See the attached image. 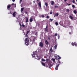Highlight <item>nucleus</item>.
<instances>
[{
  "label": "nucleus",
  "mask_w": 77,
  "mask_h": 77,
  "mask_svg": "<svg viewBox=\"0 0 77 77\" xmlns=\"http://www.w3.org/2000/svg\"><path fill=\"white\" fill-rule=\"evenodd\" d=\"M15 5V4L13 3L11 5H7V8L8 10H10V9L12 10L13 9H14V6L13 5Z\"/></svg>",
  "instance_id": "1"
},
{
  "label": "nucleus",
  "mask_w": 77,
  "mask_h": 77,
  "mask_svg": "<svg viewBox=\"0 0 77 77\" xmlns=\"http://www.w3.org/2000/svg\"><path fill=\"white\" fill-rule=\"evenodd\" d=\"M25 45H26L27 46H28V45H29V36H28V37L26 36V38L25 39Z\"/></svg>",
  "instance_id": "2"
},
{
  "label": "nucleus",
  "mask_w": 77,
  "mask_h": 77,
  "mask_svg": "<svg viewBox=\"0 0 77 77\" xmlns=\"http://www.w3.org/2000/svg\"><path fill=\"white\" fill-rule=\"evenodd\" d=\"M55 58L57 60V59H61V57H60L58 55H56L55 57Z\"/></svg>",
  "instance_id": "3"
},
{
  "label": "nucleus",
  "mask_w": 77,
  "mask_h": 77,
  "mask_svg": "<svg viewBox=\"0 0 77 77\" xmlns=\"http://www.w3.org/2000/svg\"><path fill=\"white\" fill-rule=\"evenodd\" d=\"M30 32V30H29V31H27L26 32V35L25 34H24H24L26 36V37H28V36H29V35H27V34H28V33H29Z\"/></svg>",
  "instance_id": "4"
},
{
  "label": "nucleus",
  "mask_w": 77,
  "mask_h": 77,
  "mask_svg": "<svg viewBox=\"0 0 77 77\" xmlns=\"http://www.w3.org/2000/svg\"><path fill=\"white\" fill-rule=\"evenodd\" d=\"M50 51L51 52V53H54L55 52V51H54V50L53 49V48H51L50 49Z\"/></svg>",
  "instance_id": "5"
},
{
  "label": "nucleus",
  "mask_w": 77,
  "mask_h": 77,
  "mask_svg": "<svg viewBox=\"0 0 77 77\" xmlns=\"http://www.w3.org/2000/svg\"><path fill=\"white\" fill-rule=\"evenodd\" d=\"M39 46L40 47H44V45L43 44V43H42V42H40L39 43Z\"/></svg>",
  "instance_id": "6"
},
{
  "label": "nucleus",
  "mask_w": 77,
  "mask_h": 77,
  "mask_svg": "<svg viewBox=\"0 0 77 77\" xmlns=\"http://www.w3.org/2000/svg\"><path fill=\"white\" fill-rule=\"evenodd\" d=\"M31 38L33 39V41L34 42L35 41V39L36 38L34 36H31Z\"/></svg>",
  "instance_id": "7"
},
{
  "label": "nucleus",
  "mask_w": 77,
  "mask_h": 77,
  "mask_svg": "<svg viewBox=\"0 0 77 77\" xmlns=\"http://www.w3.org/2000/svg\"><path fill=\"white\" fill-rule=\"evenodd\" d=\"M45 31L47 32H48V26H47L46 28H45Z\"/></svg>",
  "instance_id": "8"
},
{
  "label": "nucleus",
  "mask_w": 77,
  "mask_h": 77,
  "mask_svg": "<svg viewBox=\"0 0 77 77\" xmlns=\"http://www.w3.org/2000/svg\"><path fill=\"white\" fill-rule=\"evenodd\" d=\"M59 64L57 65L56 67H55L56 70H57L58 69V68H59Z\"/></svg>",
  "instance_id": "9"
},
{
  "label": "nucleus",
  "mask_w": 77,
  "mask_h": 77,
  "mask_svg": "<svg viewBox=\"0 0 77 77\" xmlns=\"http://www.w3.org/2000/svg\"><path fill=\"white\" fill-rule=\"evenodd\" d=\"M45 43L46 45H48V44H49V43H48V42L47 41V40H46L45 41Z\"/></svg>",
  "instance_id": "10"
},
{
  "label": "nucleus",
  "mask_w": 77,
  "mask_h": 77,
  "mask_svg": "<svg viewBox=\"0 0 77 77\" xmlns=\"http://www.w3.org/2000/svg\"><path fill=\"white\" fill-rule=\"evenodd\" d=\"M15 14H17V13H16V12H15L13 13V17H15Z\"/></svg>",
  "instance_id": "11"
},
{
  "label": "nucleus",
  "mask_w": 77,
  "mask_h": 77,
  "mask_svg": "<svg viewBox=\"0 0 77 77\" xmlns=\"http://www.w3.org/2000/svg\"><path fill=\"white\" fill-rule=\"evenodd\" d=\"M38 5L39 6L40 8H41V2H39L38 3Z\"/></svg>",
  "instance_id": "12"
},
{
  "label": "nucleus",
  "mask_w": 77,
  "mask_h": 77,
  "mask_svg": "<svg viewBox=\"0 0 77 77\" xmlns=\"http://www.w3.org/2000/svg\"><path fill=\"white\" fill-rule=\"evenodd\" d=\"M42 64L44 66H45V63H44L42 62Z\"/></svg>",
  "instance_id": "13"
},
{
  "label": "nucleus",
  "mask_w": 77,
  "mask_h": 77,
  "mask_svg": "<svg viewBox=\"0 0 77 77\" xmlns=\"http://www.w3.org/2000/svg\"><path fill=\"white\" fill-rule=\"evenodd\" d=\"M37 54V52L36 51H35L33 52V54H34V55H36Z\"/></svg>",
  "instance_id": "14"
},
{
  "label": "nucleus",
  "mask_w": 77,
  "mask_h": 77,
  "mask_svg": "<svg viewBox=\"0 0 77 77\" xmlns=\"http://www.w3.org/2000/svg\"><path fill=\"white\" fill-rule=\"evenodd\" d=\"M58 65H59V66L61 64V63H60V60H59L58 61Z\"/></svg>",
  "instance_id": "15"
},
{
  "label": "nucleus",
  "mask_w": 77,
  "mask_h": 77,
  "mask_svg": "<svg viewBox=\"0 0 77 77\" xmlns=\"http://www.w3.org/2000/svg\"><path fill=\"white\" fill-rule=\"evenodd\" d=\"M69 18H70L71 20L73 19V17H72V16L71 15H70V16H69Z\"/></svg>",
  "instance_id": "16"
},
{
  "label": "nucleus",
  "mask_w": 77,
  "mask_h": 77,
  "mask_svg": "<svg viewBox=\"0 0 77 77\" xmlns=\"http://www.w3.org/2000/svg\"><path fill=\"white\" fill-rule=\"evenodd\" d=\"M54 3V1H52L51 2V5H53Z\"/></svg>",
  "instance_id": "17"
},
{
  "label": "nucleus",
  "mask_w": 77,
  "mask_h": 77,
  "mask_svg": "<svg viewBox=\"0 0 77 77\" xmlns=\"http://www.w3.org/2000/svg\"><path fill=\"white\" fill-rule=\"evenodd\" d=\"M29 21V19L26 18V23H27Z\"/></svg>",
  "instance_id": "18"
},
{
  "label": "nucleus",
  "mask_w": 77,
  "mask_h": 77,
  "mask_svg": "<svg viewBox=\"0 0 77 77\" xmlns=\"http://www.w3.org/2000/svg\"><path fill=\"white\" fill-rule=\"evenodd\" d=\"M73 12H74V14H76L77 13V11H76L75 10H74L73 11Z\"/></svg>",
  "instance_id": "19"
},
{
  "label": "nucleus",
  "mask_w": 77,
  "mask_h": 77,
  "mask_svg": "<svg viewBox=\"0 0 77 77\" xmlns=\"http://www.w3.org/2000/svg\"><path fill=\"white\" fill-rule=\"evenodd\" d=\"M59 16V14L58 13L55 14H54V17H55V16H56L57 17V16Z\"/></svg>",
  "instance_id": "20"
},
{
  "label": "nucleus",
  "mask_w": 77,
  "mask_h": 77,
  "mask_svg": "<svg viewBox=\"0 0 77 77\" xmlns=\"http://www.w3.org/2000/svg\"><path fill=\"white\" fill-rule=\"evenodd\" d=\"M30 22H32L33 21V19L32 18H31L29 19Z\"/></svg>",
  "instance_id": "21"
},
{
  "label": "nucleus",
  "mask_w": 77,
  "mask_h": 77,
  "mask_svg": "<svg viewBox=\"0 0 77 77\" xmlns=\"http://www.w3.org/2000/svg\"><path fill=\"white\" fill-rule=\"evenodd\" d=\"M24 8H21V12H23V10H24Z\"/></svg>",
  "instance_id": "22"
},
{
  "label": "nucleus",
  "mask_w": 77,
  "mask_h": 77,
  "mask_svg": "<svg viewBox=\"0 0 77 77\" xmlns=\"http://www.w3.org/2000/svg\"><path fill=\"white\" fill-rule=\"evenodd\" d=\"M57 45H55L54 46V48L55 49H56V48H57Z\"/></svg>",
  "instance_id": "23"
},
{
  "label": "nucleus",
  "mask_w": 77,
  "mask_h": 77,
  "mask_svg": "<svg viewBox=\"0 0 77 77\" xmlns=\"http://www.w3.org/2000/svg\"><path fill=\"white\" fill-rule=\"evenodd\" d=\"M35 55H34V54H32V57H35V59H36V57L35 56Z\"/></svg>",
  "instance_id": "24"
},
{
  "label": "nucleus",
  "mask_w": 77,
  "mask_h": 77,
  "mask_svg": "<svg viewBox=\"0 0 77 77\" xmlns=\"http://www.w3.org/2000/svg\"><path fill=\"white\" fill-rule=\"evenodd\" d=\"M45 5L46 6V7L48 6V3H47V2H45Z\"/></svg>",
  "instance_id": "25"
},
{
  "label": "nucleus",
  "mask_w": 77,
  "mask_h": 77,
  "mask_svg": "<svg viewBox=\"0 0 77 77\" xmlns=\"http://www.w3.org/2000/svg\"><path fill=\"white\" fill-rule=\"evenodd\" d=\"M41 58H42V57H40V58H36V59H37V60H40V59H41Z\"/></svg>",
  "instance_id": "26"
},
{
  "label": "nucleus",
  "mask_w": 77,
  "mask_h": 77,
  "mask_svg": "<svg viewBox=\"0 0 77 77\" xmlns=\"http://www.w3.org/2000/svg\"><path fill=\"white\" fill-rule=\"evenodd\" d=\"M75 44L73 42L72 43V45H73V46H74V45H75Z\"/></svg>",
  "instance_id": "27"
},
{
  "label": "nucleus",
  "mask_w": 77,
  "mask_h": 77,
  "mask_svg": "<svg viewBox=\"0 0 77 77\" xmlns=\"http://www.w3.org/2000/svg\"><path fill=\"white\" fill-rule=\"evenodd\" d=\"M55 24L56 26H57V25H58L59 23L57 22H56L55 23Z\"/></svg>",
  "instance_id": "28"
},
{
  "label": "nucleus",
  "mask_w": 77,
  "mask_h": 77,
  "mask_svg": "<svg viewBox=\"0 0 77 77\" xmlns=\"http://www.w3.org/2000/svg\"><path fill=\"white\" fill-rule=\"evenodd\" d=\"M21 26H22V27H25V25L22 24L21 25Z\"/></svg>",
  "instance_id": "29"
},
{
  "label": "nucleus",
  "mask_w": 77,
  "mask_h": 77,
  "mask_svg": "<svg viewBox=\"0 0 77 77\" xmlns=\"http://www.w3.org/2000/svg\"><path fill=\"white\" fill-rule=\"evenodd\" d=\"M66 11L67 12H69V9H66Z\"/></svg>",
  "instance_id": "30"
},
{
  "label": "nucleus",
  "mask_w": 77,
  "mask_h": 77,
  "mask_svg": "<svg viewBox=\"0 0 77 77\" xmlns=\"http://www.w3.org/2000/svg\"><path fill=\"white\" fill-rule=\"evenodd\" d=\"M42 18H44L45 17L44 16V15L43 14L42 15Z\"/></svg>",
  "instance_id": "31"
},
{
  "label": "nucleus",
  "mask_w": 77,
  "mask_h": 77,
  "mask_svg": "<svg viewBox=\"0 0 77 77\" xmlns=\"http://www.w3.org/2000/svg\"><path fill=\"white\" fill-rule=\"evenodd\" d=\"M52 60H53V62H55V59H53Z\"/></svg>",
  "instance_id": "32"
},
{
  "label": "nucleus",
  "mask_w": 77,
  "mask_h": 77,
  "mask_svg": "<svg viewBox=\"0 0 77 77\" xmlns=\"http://www.w3.org/2000/svg\"><path fill=\"white\" fill-rule=\"evenodd\" d=\"M75 0H72V2L73 3H75Z\"/></svg>",
  "instance_id": "33"
},
{
  "label": "nucleus",
  "mask_w": 77,
  "mask_h": 77,
  "mask_svg": "<svg viewBox=\"0 0 77 77\" xmlns=\"http://www.w3.org/2000/svg\"><path fill=\"white\" fill-rule=\"evenodd\" d=\"M42 61H45V60L44 59H42Z\"/></svg>",
  "instance_id": "34"
},
{
  "label": "nucleus",
  "mask_w": 77,
  "mask_h": 77,
  "mask_svg": "<svg viewBox=\"0 0 77 77\" xmlns=\"http://www.w3.org/2000/svg\"><path fill=\"white\" fill-rule=\"evenodd\" d=\"M72 7L73 8H75V5H72Z\"/></svg>",
  "instance_id": "35"
},
{
  "label": "nucleus",
  "mask_w": 77,
  "mask_h": 77,
  "mask_svg": "<svg viewBox=\"0 0 77 77\" xmlns=\"http://www.w3.org/2000/svg\"><path fill=\"white\" fill-rule=\"evenodd\" d=\"M35 35H36V36H37L38 35V32H37L35 34Z\"/></svg>",
  "instance_id": "36"
},
{
  "label": "nucleus",
  "mask_w": 77,
  "mask_h": 77,
  "mask_svg": "<svg viewBox=\"0 0 77 77\" xmlns=\"http://www.w3.org/2000/svg\"><path fill=\"white\" fill-rule=\"evenodd\" d=\"M55 8H59V6H57V5H56L55 6Z\"/></svg>",
  "instance_id": "37"
},
{
  "label": "nucleus",
  "mask_w": 77,
  "mask_h": 77,
  "mask_svg": "<svg viewBox=\"0 0 77 77\" xmlns=\"http://www.w3.org/2000/svg\"><path fill=\"white\" fill-rule=\"evenodd\" d=\"M50 21H53V19H50Z\"/></svg>",
  "instance_id": "38"
},
{
  "label": "nucleus",
  "mask_w": 77,
  "mask_h": 77,
  "mask_svg": "<svg viewBox=\"0 0 77 77\" xmlns=\"http://www.w3.org/2000/svg\"><path fill=\"white\" fill-rule=\"evenodd\" d=\"M57 35V33H56V34H55V36H56Z\"/></svg>",
  "instance_id": "39"
},
{
  "label": "nucleus",
  "mask_w": 77,
  "mask_h": 77,
  "mask_svg": "<svg viewBox=\"0 0 77 77\" xmlns=\"http://www.w3.org/2000/svg\"><path fill=\"white\" fill-rule=\"evenodd\" d=\"M46 18H48H48H49V16H47L46 17Z\"/></svg>",
  "instance_id": "40"
},
{
  "label": "nucleus",
  "mask_w": 77,
  "mask_h": 77,
  "mask_svg": "<svg viewBox=\"0 0 77 77\" xmlns=\"http://www.w3.org/2000/svg\"><path fill=\"white\" fill-rule=\"evenodd\" d=\"M75 47H77V44L75 43Z\"/></svg>",
  "instance_id": "41"
},
{
  "label": "nucleus",
  "mask_w": 77,
  "mask_h": 77,
  "mask_svg": "<svg viewBox=\"0 0 77 77\" xmlns=\"http://www.w3.org/2000/svg\"><path fill=\"white\" fill-rule=\"evenodd\" d=\"M67 5H68V6H70L71 5V4H67Z\"/></svg>",
  "instance_id": "42"
},
{
  "label": "nucleus",
  "mask_w": 77,
  "mask_h": 77,
  "mask_svg": "<svg viewBox=\"0 0 77 77\" xmlns=\"http://www.w3.org/2000/svg\"><path fill=\"white\" fill-rule=\"evenodd\" d=\"M36 56H37V57H41V56H38V55H37Z\"/></svg>",
  "instance_id": "43"
},
{
  "label": "nucleus",
  "mask_w": 77,
  "mask_h": 77,
  "mask_svg": "<svg viewBox=\"0 0 77 77\" xmlns=\"http://www.w3.org/2000/svg\"><path fill=\"white\" fill-rule=\"evenodd\" d=\"M9 14H12V12H11V11L10 12Z\"/></svg>",
  "instance_id": "44"
},
{
  "label": "nucleus",
  "mask_w": 77,
  "mask_h": 77,
  "mask_svg": "<svg viewBox=\"0 0 77 77\" xmlns=\"http://www.w3.org/2000/svg\"><path fill=\"white\" fill-rule=\"evenodd\" d=\"M48 39L49 41H50V37L48 38Z\"/></svg>",
  "instance_id": "45"
},
{
  "label": "nucleus",
  "mask_w": 77,
  "mask_h": 77,
  "mask_svg": "<svg viewBox=\"0 0 77 77\" xmlns=\"http://www.w3.org/2000/svg\"><path fill=\"white\" fill-rule=\"evenodd\" d=\"M53 14V12H50V14Z\"/></svg>",
  "instance_id": "46"
},
{
  "label": "nucleus",
  "mask_w": 77,
  "mask_h": 77,
  "mask_svg": "<svg viewBox=\"0 0 77 77\" xmlns=\"http://www.w3.org/2000/svg\"><path fill=\"white\" fill-rule=\"evenodd\" d=\"M58 39H59V38H60V36L59 35H58Z\"/></svg>",
  "instance_id": "47"
},
{
  "label": "nucleus",
  "mask_w": 77,
  "mask_h": 77,
  "mask_svg": "<svg viewBox=\"0 0 77 77\" xmlns=\"http://www.w3.org/2000/svg\"><path fill=\"white\" fill-rule=\"evenodd\" d=\"M12 2H15V0H12Z\"/></svg>",
  "instance_id": "48"
},
{
  "label": "nucleus",
  "mask_w": 77,
  "mask_h": 77,
  "mask_svg": "<svg viewBox=\"0 0 77 77\" xmlns=\"http://www.w3.org/2000/svg\"><path fill=\"white\" fill-rule=\"evenodd\" d=\"M21 2H22V0H20V3H21Z\"/></svg>",
  "instance_id": "49"
},
{
  "label": "nucleus",
  "mask_w": 77,
  "mask_h": 77,
  "mask_svg": "<svg viewBox=\"0 0 77 77\" xmlns=\"http://www.w3.org/2000/svg\"><path fill=\"white\" fill-rule=\"evenodd\" d=\"M25 14H27V12L25 11Z\"/></svg>",
  "instance_id": "50"
},
{
  "label": "nucleus",
  "mask_w": 77,
  "mask_h": 77,
  "mask_svg": "<svg viewBox=\"0 0 77 77\" xmlns=\"http://www.w3.org/2000/svg\"><path fill=\"white\" fill-rule=\"evenodd\" d=\"M69 33L70 35H71V32H69Z\"/></svg>",
  "instance_id": "51"
},
{
  "label": "nucleus",
  "mask_w": 77,
  "mask_h": 77,
  "mask_svg": "<svg viewBox=\"0 0 77 77\" xmlns=\"http://www.w3.org/2000/svg\"><path fill=\"white\" fill-rule=\"evenodd\" d=\"M67 0H64V1H65V2H66V1H67Z\"/></svg>",
  "instance_id": "52"
},
{
  "label": "nucleus",
  "mask_w": 77,
  "mask_h": 77,
  "mask_svg": "<svg viewBox=\"0 0 77 77\" xmlns=\"http://www.w3.org/2000/svg\"><path fill=\"white\" fill-rule=\"evenodd\" d=\"M33 3H35V1H33Z\"/></svg>",
  "instance_id": "53"
},
{
  "label": "nucleus",
  "mask_w": 77,
  "mask_h": 77,
  "mask_svg": "<svg viewBox=\"0 0 77 77\" xmlns=\"http://www.w3.org/2000/svg\"><path fill=\"white\" fill-rule=\"evenodd\" d=\"M20 26H21V24H20Z\"/></svg>",
  "instance_id": "54"
},
{
  "label": "nucleus",
  "mask_w": 77,
  "mask_h": 77,
  "mask_svg": "<svg viewBox=\"0 0 77 77\" xmlns=\"http://www.w3.org/2000/svg\"><path fill=\"white\" fill-rule=\"evenodd\" d=\"M37 1H39V0H37Z\"/></svg>",
  "instance_id": "55"
},
{
  "label": "nucleus",
  "mask_w": 77,
  "mask_h": 77,
  "mask_svg": "<svg viewBox=\"0 0 77 77\" xmlns=\"http://www.w3.org/2000/svg\"><path fill=\"white\" fill-rule=\"evenodd\" d=\"M76 2H77V0H76Z\"/></svg>",
  "instance_id": "56"
}]
</instances>
